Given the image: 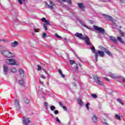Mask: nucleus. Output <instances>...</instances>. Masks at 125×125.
Listing matches in <instances>:
<instances>
[{
    "label": "nucleus",
    "mask_w": 125,
    "mask_h": 125,
    "mask_svg": "<svg viewBox=\"0 0 125 125\" xmlns=\"http://www.w3.org/2000/svg\"><path fill=\"white\" fill-rule=\"evenodd\" d=\"M2 42H5V43H7V42H8V40L3 39L2 40Z\"/></svg>",
    "instance_id": "obj_40"
},
{
    "label": "nucleus",
    "mask_w": 125,
    "mask_h": 125,
    "mask_svg": "<svg viewBox=\"0 0 125 125\" xmlns=\"http://www.w3.org/2000/svg\"><path fill=\"white\" fill-rule=\"evenodd\" d=\"M74 86H76V83H74Z\"/></svg>",
    "instance_id": "obj_61"
},
{
    "label": "nucleus",
    "mask_w": 125,
    "mask_h": 125,
    "mask_svg": "<svg viewBox=\"0 0 125 125\" xmlns=\"http://www.w3.org/2000/svg\"><path fill=\"white\" fill-rule=\"evenodd\" d=\"M43 39H45L46 38V33H43L42 36Z\"/></svg>",
    "instance_id": "obj_35"
},
{
    "label": "nucleus",
    "mask_w": 125,
    "mask_h": 125,
    "mask_svg": "<svg viewBox=\"0 0 125 125\" xmlns=\"http://www.w3.org/2000/svg\"><path fill=\"white\" fill-rule=\"evenodd\" d=\"M104 50H105L104 52H105L106 54H107L108 55H109V56H112V53L110 51L107 50V49H105V48H104Z\"/></svg>",
    "instance_id": "obj_20"
},
{
    "label": "nucleus",
    "mask_w": 125,
    "mask_h": 125,
    "mask_svg": "<svg viewBox=\"0 0 125 125\" xmlns=\"http://www.w3.org/2000/svg\"><path fill=\"white\" fill-rule=\"evenodd\" d=\"M103 124L106 125H108V123H107L106 122L103 123Z\"/></svg>",
    "instance_id": "obj_56"
},
{
    "label": "nucleus",
    "mask_w": 125,
    "mask_h": 125,
    "mask_svg": "<svg viewBox=\"0 0 125 125\" xmlns=\"http://www.w3.org/2000/svg\"><path fill=\"white\" fill-rule=\"evenodd\" d=\"M0 47L1 48H2V47H3V46L2 45H0Z\"/></svg>",
    "instance_id": "obj_58"
},
{
    "label": "nucleus",
    "mask_w": 125,
    "mask_h": 125,
    "mask_svg": "<svg viewBox=\"0 0 125 125\" xmlns=\"http://www.w3.org/2000/svg\"><path fill=\"white\" fill-rule=\"evenodd\" d=\"M81 25H82V26H83V27H85V28H86L87 29H88L89 30H90V27L87 26L86 25H85L84 23H83V22H81Z\"/></svg>",
    "instance_id": "obj_27"
},
{
    "label": "nucleus",
    "mask_w": 125,
    "mask_h": 125,
    "mask_svg": "<svg viewBox=\"0 0 125 125\" xmlns=\"http://www.w3.org/2000/svg\"><path fill=\"white\" fill-rule=\"evenodd\" d=\"M70 65H74V64H76V62L74 60H70L69 61Z\"/></svg>",
    "instance_id": "obj_32"
},
{
    "label": "nucleus",
    "mask_w": 125,
    "mask_h": 125,
    "mask_svg": "<svg viewBox=\"0 0 125 125\" xmlns=\"http://www.w3.org/2000/svg\"><path fill=\"white\" fill-rule=\"evenodd\" d=\"M91 96L93 98H97V95L96 94H93L91 95Z\"/></svg>",
    "instance_id": "obj_36"
},
{
    "label": "nucleus",
    "mask_w": 125,
    "mask_h": 125,
    "mask_svg": "<svg viewBox=\"0 0 125 125\" xmlns=\"http://www.w3.org/2000/svg\"><path fill=\"white\" fill-rule=\"evenodd\" d=\"M84 41L85 42H86V44H87L88 45H90L92 44H91V42H90V40H89V39L88 38H87V37H85L84 38Z\"/></svg>",
    "instance_id": "obj_13"
},
{
    "label": "nucleus",
    "mask_w": 125,
    "mask_h": 125,
    "mask_svg": "<svg viewBox=\"0 0 125 125\" xmlns=\"http://www.w3.org/2000/svg\"><path fill=\"white\" fill-rule=\"evenodd\" d=\"M41 77L42 78V79H43V80H45V79H46V78L45 77V76H44L43 75H41Z\"/></svg>",
    "instance_id": "obj_39"
},
{
    "label": "nucleus",
    "mask_w": 125,
    "mask_h": 125,
    "mask_svg": "<svg viewBox=\"0 0 125 125\" xmlns=\"http://www.w3.org/2000/svg\"><path fill=\"white\" fill-rule=\"evenodd\" d=\"M90 49H91L92 52L95 54V58L96 62H97L98 61V54H97V52H95V48L94 47H91Z\"/></svg>",
    "instance_id": "obj_9"
},
{
    "label": "nucleus",
    "mask_w": 125,
    "mask_h": 125,
    "mask_svg": "<svg viewBox=\"0 0 125 125\" xmlns=\"http://www.w3.org/2000/svg\"><path fill=\"white\" fill-rule=\"evenodd\" d=\"M67 3L70 5L72 4V1L71 0H67Z\"/></svg>",
    "instance_id": "obj_41"
},
{
    "label": "nucleus",
    "mask_w": 125,
    "mask_h": 125,
    "mask_svg": "<svg viewBox=\"0 0 125 125\" xmlns=\"http://www.w3.org/2000/svg\"><path fill=\"white\" fill-rule=\"evenodd\" d=\"M19 83L22 85L24 83V81L23 80H20L19 81Z\"/></svg>",
    "instance_id": "obj_33"
},
{
    "label": "nucleus",
    "mask_w": 125,
    "mask_h": 125,
    "mask_svg": "<svg viewBox=\"0 0 125 125\" xmlns=\"http://www.w3.org/2000/svg\"><path fill=\"white\" fill-rule=\"evenodd\" d=\"M119 34L121 35V37H124L125 36V32H123V31L119 30Z\"/></svg>",
    "instance_id": "obj_29"
},
{
    "label": "nucleus",
    "mask_w": 125,
    "mask_h": 125,
    "mask_svg": "<svg viewBox=\"0 0 125 125\" xmlns=\"http://www.w3.org/2000/svg\"><path fill=\"white\" fill-rule=\"evenodd\" d=\"M19 43H18L17 41H14V42H12L11 43V46L12 47H16L17 46V45L19 44Z\"/></svg>",
    "instance_id": "obj_17"
},
{
    "label": "nucleus",
    "mask_w": 125,
    "mask_h": 125,
    "mask_svg": "<svg viewBox=\"0 0 125 125\" xmlns=\"http://www.w3.org/2000/svg\"><path fill=\"white\" fill-rule=\"evenodd\" d=\"M19 73H20V76L21 78H23L24 77V71L22 68H20L19 69Z\"/></svg>",
    "instance_id": "obj_14"
},
{
    "label": "nucleus",
    "mask_w": 125,
    "mask_h": 125,
    "mask_svg": "<svg viewBox=\"0 0 125 125\" xmlns=\"http://www.w3.org/2000/svg\"><path fill=\"white\" fill-rule=\"evenodd\" d=\"M78 103L80 106H83V103L82 101V100L81 99H79L77 100Z\"/></svg>",
    "instance_id": "obj_21"
},
{
    "label": "nucleus",
    "mask_w": 125,
    "mask_h": 125,
    "mask_svg": "<svg viewBox=\"0 0 125 125\" xmlns=\"http://www.w3.org/2000/svg\"><path fill=\"white\" fill-rule=\"evenodd\" d=\"M115 119L116 120H118L120 121V120H121V116L119 114H116L115 115Z\"/></svg>",
    "instance_id": "obj_26"
},
{
    "label": "nucleus",
    "mask_w": 125,
    "mask_h": 125,
    "mask_svg": "<svg viewBox=\"0 0 125 125\" xmlns=\"http://www.w3.org/2000/svg\"><path fill=\"white\" fill-rule=\"evenodd\" d=\"M92 120L93 122V123H96L97 122V117L95 115H93L92 117Z\"/></svg>",
    "instance_id": "obj_22"
},
{
    "label": "nucleus",
    "mask_w": 125,
    "mask_h": 125,
    "mask_svg": "<svg viewBox=\"0 0 125 125\" xmlns=\"http://www.w3.org/2000/svg\"><path fill=\"white\" fill-rule=\"evenodd\" d=\"M93 27L95 30L98 31V32H99V33H100V34H102L103 35L105 34V29L101 27H99V26H97L96 25H94Z\"/></svg>",
    "instance_id": "obj_6"
},
{
    "label": "nucleus",
    "mask_w": 125,
    "mask_h": 125,
    "mask_svg": "<svg viewBox=\"0 0 125 125\" xmlns=\"http://www.w3.org/2000/svg\"><path fill=\"white\" fill-rule=\"evenodd\" d=\"M59 104L62 107L63 106V104H62V103L59 102Z\"/></svg>",
    "instance_id": "obj_51"
},
{
    "label": "nucleus",
    "mask_w": 125,
    "mask_h": 125,
    "mask_svg": "<svg viewBox=\"0 0 125 125\" xmlns=\"http://www.w3.org/2000/svg\"><path fill=\"white\" fill-rule=\"evenodd\" d=\"M117 40L121 42V43H125V42L123 41V39H122L120 37H117Z\"/></svg>",
    "instance_id": "obj_23"
},
{
    "label": "nucleus",
    "mask_w": 125,
    "mask_h": 125,
    "mask_svg": "<svg viewBox=\"0 0 125 125\" xmlns=\"http://www.w3.org/2000/svg\"><path fill=\"white\" fill-rule=\"evenodd\" d=\"M117 101H118V102L120 103V104L122 105H125V104L122 102V100H121V99H117Z\"/></svg>",
    "instance_id": "obj_28"
},
{
    "label": "nucleus",
    "mask_w": 125,
    "mask_h": 125,
    "mask_svg": "<svg viewBox=\"0 0 125 125\" xmlns=\"http://www.w3.org/2000/svg\"><path fill=\"white\" fill-rule=\"evenodd\" d=\"M37 70H38V71H41V70H42V66H41V65H37Z\"/></svg>",
    "instance_id": "obj_34"
},
{
    "label": "nucleus",
    "mask_w": 125,
    "mask_h": 125,
    "mask_svg": "<svg viewBox=\"0 0 125 125\" xmlns=\"http://www.w3.org/2000/svg\"><path fill=\"white\" fill-rule=\"evenodd\" d=\"M107 1H111V0H107Z\"/></svg>",
    "instance_id": "obj_64"
},
{
    "label": "nucleus",
    "mask_w": 125,
    "mask_h": 125,
    "mask_svg": "<svg viewBox=\"0 0 125 125\" xmlns=\"http://www.w3.org/2000/svg\"><path fill=\"white\" fill-rule=\"evenodd\" d=\"M44 72L46 75H47V72H46V70H44Z\"/></svg>",
    "instance_id": "obj_59"
},
{
    "label": "nucleus",
    "mask_w": 125,
    "mask_h": 125,
    "mask_svg": "<svg viewBox=\"0 0 125 125\" xmlns=\"http://www.w3.org/2000/svg\"><path fill=\"white\" fill-rule=\"evenodd\" d=\"M2 42V40L1 39H0V42Z\"/></svg>",
    "instance_id": "obj_60"
},
{
    "label": "nucleus",
    "mask_w": 125,
    "mask_h": 125,
    "mask_svg": "<svg viewBox=\"0 0 125 125\" xmlns=\"http://www.w3.org/2000/svg\"><path fill=\"white\" fill-rule=\"evenodd\" d=\"M11 72H12V73H16V72H17V69H16V68L15 67H13L11 69Z\"/></svg>",
    "instance_id": "obj_25"
},
{
    "label": "nucleus",
    "mask_w": 125,
    "mask_h": 125,
    "mask_svg": "<svg viewBox=\"0 0 125 125\" xmlns=\"http://www.w3.org/2000/svg\"><path fill=\"white\" fill-rule=\"evenodd\" d=\"M43 28L44 29L45 31H47V30H48L47 29V26H46V24L45 23L43 24Z\"/></svg>",
    "instance_id": "obj_30"
},
{
    "label": "nucleus",
    "mask_w": 125,
    "mask_h": 125,
    "mask_svg": "<svg viewBox=\"0 0 125 125\" xmlns=\"http://www.w3.org/2000/svg\"><path fill=\"white\" fill-rule=\"evenodd\" d=\"M14 108L17 110L19 111L20 110V104H19V101L18 100H15L14 102Z\"/></svg>",
    "instance_id": "obj_5"
},
{
    "label": "nucleus",
    "mask_w": 125,
    "mask_h": 125,
    "mask_svg": "<svg viewBox=\"0 0 125 125\" xmlns=\"http://www.w3.org/2000/svg\"><path fill=\"white\" fill-rule=\"evenodd\" d=\"M122 82L123 83H125V77H122Z\"/></svg>",
    "instance_id": "obj_50"
},
{
    "label": "nucleus",
    "mask_w": 125,
    "mask_h": 125,
    "mask_svg": "<svg viewBox=\"0 0 125 125\" xmlns=\"http://www.w3.org/2000/svg\"><path fill=\"white\" fill-rule=\"evenodd\" d=\"M75 37H77V38H79V39H80V40H84L85 39V37L83 35V34L76 33L75 34Z\"/></svg>",
    "instance_id": "obj_11"
},
{
    "label": "nucleus",
    "mask_w": 125,
    "mask_h": 125,
    "mask_svg": "<svg viewBox=\"0 0 125 125\" xmlns=\"http://www.w3.org/2000/svg\"><path fill=\"white\" fill-rule=\"evenodd\" d=\"M95 83H97L99 85H102V86H104V83L101 81V78L97 76H95L93 78Z\"/></svg>",
    "instance_id": "obj_3"
},
{
    "label": "nucleus",
    "mask_w": 125,
    "mask_h": 125,
    "mask_svg": "<svg viewBox=\"0 0 125 125\" xmlns=\"http://www.w3.org/2000/svg\"><path fill=\"white\" fill-rule=\"evenodd\" d=\"M5 62L7 65H11V66H14V65L16 66H19L20 65L19 63L16 62V60L13 58L7 59L5 60Z\"/></svg>",
    "instance_id": "obj_2"
},
{
    "label": "nucleus",
    "mask_w": 125,
    "mask_h": 125,
    "mask_svg": "<svg viewBox=\"0 0 125 125\" xmlns=\"http://www.w3.org/2000/svg\"><path fill=\"white\" fill-rule=\"evenodd\" d=\"M74 68L76 69V70H78V65L76 64L75 66H74Z\"/></svg>",
    "instance_id": "obj_53"
},
{
    "label": "nucleus",
    "mask_w": 125,
    "mask_h": 125,
    "mask_svg": "<svg viewBox=\"0 0 125 125\" xmlns=\"http://www.w3.org/2000/svg\"><path fill=\"white\" fill-rule=\"evenodd\" d=\"M0 53L3 57H5L6 58H13L15 57V55L13 53H11V52L7 50H1Z\"/></svg>",
    "instance_id": "obj_1"
},
{
    "label": "nucleus",
    "mask_w": 125,
    "mask_h": 125,
    "mask_svg": "<svg viewBox=\"0 0 125 125\" xmlns=\"http://www.w3.org/2000/svg\"><path fill=\"white\" fill-rule=\"evenodd\" d=\"M46 6L50 9H53L54 8V6H55V4L54 3L52 2V1H50L49 4L46 2Z\"/></svg>",
    "instance_id": "obj_8"
},
{
    "label": "nucleus",
    "mask_w": 125,
    "mask_h": 125,
    "mask_svg": "<svg viewBox=\"0 0 125 125\" xmlns=\"http://www.w3.org/2000/svg\"><path fill=\"white\" fill-rule=\"evenodd\" d=\"M34 32H35V33H39V30H37V29H34Z\"/></svg>",
    "instance_id": "obj_52"
},
{
    "label": "nucleus",
    "mask_w": 125,
    "mask_h": 125,
    "mask_svg": "<svg viewBox=\"0 0 125 125\" xmlns=\"http://www.w3.org/2000/svg\"><path fill=\"white\" fill-rule=\"evenodd\" d=\"M62 108H63V110H64V111H67V107H66L65 106H63Z\"/></svg>",
    "instance_id": "obj_49"
},
{
    "label": "nucleus",
    "mask_w": 125,
    "mask_h": 125,
    "mask_svg": "<svg viewBox=\"0 0 125 125\" xmlns=\"http://www.w3.org/2000/svg\"><path fill=\"white\" fill-rule=\"evenodd\" d=\"M109 77H110V78H112V79H114L115 80H116V79H117V78H120V77H118V76L115 75V74H112V73H110L109 75Z\"/></svg>",
    "instance_id": "obj_19"
},
{
    "label": "nucleus",
    "mask_w": 125,
    "mask_h": 125,
    "mask_svg": "<svg viewBox=\"0 0 125 125\" xmlns=\"http://www.w3.org/2000/svg\"><path fill=\"white\" fill-rule=\"evenodd\" d=\"M97 53V54H99V56L101 57H104L105 55V53H104V52L101 51L100 50H98Z\"/></svg>",
    "instance_id": "obj_16"
},
{
    "label": "nucleus",
    "mask_w": 125,
    "mask_h": 125,
    "mask_svg": "<svg viewBox=\"0 0 125 125\" xmlns=\"http://www.w3.org/2000/svg\"><path fill=\"white\" fill-rule=\"evenodd\" d=\"M41 20L42 22H44L46 25H48L49 26H50L51 24L48 21L46 20V18H43L41 19Z\"/></svg>",
    "instance_id": "obj_15"
},
{
    "label": "nucleus",
    "mask_w": 125,
    "mask_h": 125,
    "mask_svg": "<svg viewBox=\"0 0 125 125\" xmlns=\"http://www.w3.org/2000/svg\"><path fill=\"white\" fill-rule=\"evenodd\" d=\"M58 72H59V74H60L61 76H62V78H65V75L63 74V73H62V70L59 69Z\"/></svg>",
    "instance_id": "obj_24"
},
{
    "label": "nucleus",
    "mask_w": 125,
    "mask_h": 125,
    "mask_svg": "<svg viewBox=\"0 0 125 125\" xmlns=\"http://www.w3.org/2000/svg\"><path fill=\"white\" fill-rule=\"evenodd\" d=\"M55 36L57 37V38H58V39H62V37L59 35H58V34H56L55 35Z\"/></svg>",
    "instance_id": "obj_43"
},
{
    "label": "nucleus",
    "mask_w": 125,
    "mask_h": 125,
    "mask_svg": "<svg viewBox=\"0 0 125 125\" xmlns=\"http://www.w3.org/2000/svg\"><path fill=\"white\" fill-rule=\"evenodd\" d=\"M3 72L4 75H7L8 73V66L6 64L3 65Z\"/></svg>",
    "instance_id": "obj_10"
},
{
    "label": "nucleus",
    "mask_w": 125,
    "mask_h": 125,
    "mask_svg": "<svg viewBox=\"0 0 125 125\" xmlns=\"http://www.w3.org/2000/svg\"><path fill=\"white\" fill-rule=\"evenodd\" d=\"M55 109H56V108L55 107V106L54 105H52L50 106L51 111H54V110H55Z\"/></svg>",
    "instance_id": "obj_31"
},
{
    "label": "nucleus",
    "mask_w": 125,
    "mask_h": 125,
    "mask_svg": "<svg viewBox=\"0 0 125 125\" xmlns=\"http://www.w3.org/2000/svg\"><path fill=\"white\" fill-rule=\"evenodd\" d=\"M88 105H89V103H87L86 104V107L88 110H89V107H88Z\"/></svg>",
    "instance_id": "obj_45"
},
{
    "label": "nucleus",
    "mask_w": 125,
    "mask_h": 125,
    "mask_svg": "<svg viewBox=\"0 0 125 125\" xmlns=\"http://www.w3.org/2000/svg\"><path fill=\"white\" fill-rule=\"evenodd\" d=\"M63 2H66V0H62Z\"/></svg>",
    "instance_id": "obj_57"
},
{
    "label": "nucleus",
    "mask_w": 125,
    "mask_h": 125,
    "mask_svg": "<svg viewBox=\"0 0 125 125\" xmlns=\"http://www.w3.org/2000/svg\"><path fill=\"white\" fill-rule=\"evenodd\" d=\"M44 105L45 106V107H46V109H47V105H48V104H47V103L45 102L44 104Z\"/></svg>",
    "instance_id": "obj_47"
},
{
    "label": "nucleus",
    "mask_w": 125,
    "mask_h": 125,
    "mask_svg": "<svg viewBox=\"0 0 125 125\" xmlns=\"http://www.w3.org/2000/svg\"><path fill=\"white\" fill-rule=\"evenodd\" d=\"M109 39L110 41H111V42H114L115 43H118V40L116 38V37L110 36Z\"/></svg>",
    "instance_id": "obj_12"
},
{
    "label": "nucleus",
    "mask_w": 125,
    "mask_h": 125,
    "mask_svg": "<svg viewBox=\"0 0 125 125\" xmlns=\"http://www.w3.org/2000/svg\"><path fill=\"white\" fill-rule=\"evenodd\" d=\"M30 102V101L28 99H26L25 100H24V103H25L26 104H29Z\"/></svg>",
    "instance_id": "obj_37"
},
{
    "label": "nucleus",
    "mask_w": 125,
    "mask_h": 125,
    "mask_svg": "<svg viewBox=\"0 0 125 125\" xmlns=\"http://www.w3.org/2000/svg\"><path fill=\"white\" fill-rule=\"evenodd\" d=\"M56 122H57L58 124H61L60 120H59V118H58V117H56Z\"/></svg>",
    "instance_id": "obj_38"
},
{
    "label": "nucleus",
    "mask_w": 125,
    "mask_h": 125,
    "mask_svg": "<svg viewBox=\"0 0 125 125\" xmlns=\"http://www.w3.org/2000/svg\"><path fill=\"white\" fill-rule=\"evenodd\" d=\"M104 80H105V81L110 82V80L109 79H108V78L104 77Z\"/></svg>",
    "instance_id": "obj_42"
},
{
    "label": "nucleus",
    "mask_w": 125,
    "mask_h": 125,
    "mask_svg": "<svg viewBox=\"0 0 125 125\" xmlns=\"http://www.w3.org/2000/svg\"><path fill=\"white\" fill-rule=\"evenodd\" d=\"M104 48H105L103 47V46H101V49H102V50L103 49H104Z\"/></svg>",
    "instance_id": "obj_55"
},
{
    "label": "nucleus",
    "mask_w": 125,
    "mask_h": 125,
    "mask_svg": "<svg viewBox=\"0 0 125 125\" xmlns=\"http://www.w3.org/2000/svg\"><path fill=\"white\" fill-rule=\"evenodd\" d=\"M103 17H104L106 19H107V20H109V21H112V22L113 23V25L117 26V23L115 22V21H116L113 17L111 16H109L108 15H106L105 14H103Z\"/></svg>",
    "instance_id": "obj_4"
},
{
    "label": "nucleus",
    "mask_w": 125,
    "mask_h": 125,
    "mask_svg": "<svg viewBox=\"0 0 125 125\" xmlns=\"http://www.w3.org/2000/svg\"><path fill=\"white\" fill-rule=\"evenodd\" d=\"M22 123L24 125H29V124H31V120L29 118H26L25 117H23Z\"/></svg>",
    "instance_id": "obj_7"
},
{
    "label": "nucleus",
    "mask_w": 125,
    "mask_h": 125,
    "mask_svg": "<svg viewBox=\"0 0 125 125\" xmlns=\"http://www.w3.org/2000/svg\"><path fill=\"white\" fill-rule=\"evenodd\" d=\"M18 2H19L20 4H22V3H23V1H22V0H18Z\"/></svg>",
    "instance_id": "obj_48"
},
{
    "label": "nucleus",
    "mask_w": 125,
    "mask_h": 125,
    "mask_svg": "<svg viewBox=\"0 0 125 125\" xmlns=\"http://www.w3.org/2000/svg\"><path fill=\"white\" fill-rule=\"evenodd\" d=\"M79 66H80V67H82V64H79Z\"/></svg>",
    "instance_id": "obj_62"
},
{
    "label": "nucleus",
    "mask_w": 125,
    "mask_h": 125,
    "mask_svg": "<svg viewBox=\"0 0 125 125\" xmlns=\"http://www.w3.org/2000/svg\"><path fill=\"white\" fill-rule=\"evenodd\" d=\"M121 2L125 3V0H121Z\"/></svg>",
    "instance_id": "obj_54"
},
{
    "label": "nucleus",
    "mask_w": 125,
    "mask_h": 125,
    "mask_svg": "<svg viewBox=\"0 0 125 125\" xmlns=\"http://www.w3.org/2000/svg\"><path fill=\"white\" fill-rule=\"evenodd\" d=\"M54 113L55 115H58V114H59V111H58V110H55L54 111Z\"/></svg>",
    "instance_id": "obj_44"
},
{
    "label": "nucleus",
    "mask_w": 125,
    "mask_h": 125,
    "mask_svg": "<svg viewBox=\"0 0 125 125\" xmlns=\"http://www.w3.org/2000/svg\"><path fill=\"white\" fill-rule=\"evenodd\" d=\"M78 6L79 8H81V9H83V8H84V4L83 3H78Z\"/></svg>",
    "instance_id": "obj_18"
},
{
    "label": "nucleus",
    "mask_w": 125,
    "mask_h": 125,
    "mask_svg": "<svg viewBox=\"0 0 125 125\" xmlns=\"http://www.w3.org/2000/svg\"><path fill=\"white\" fill-rule=\"evenodd\" d=\"M23 1H27V0H23Z\"/></svg>",
    "instance_id": "obj_63"
},
{
    "label": "nucleus",
    "mask_w": 125,
    "mask_h": 125,
    "mask_svg": "<svg viewBox=\"0 0 125 125\" xmlns=\"http://www.w3.org/2000/svg\"><path fill=\"white\" fill-rule=\"evenodd\" d=\"M39 82H40V83H41V84H43V83H44L43 81H42V80H41V79H39Z\"/></svg>",
    "instance_id": "obj_46"
}]
</instances>
